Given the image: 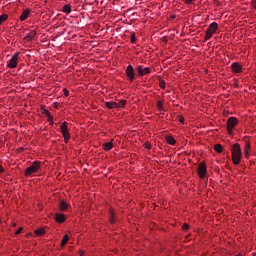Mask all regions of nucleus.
I'll return each mask as SVG.
<instances>
[{"label":"nucleus","instance_id":"obj_35","mask_svg":"<svg viewBox=\"0 0 256 256\" xmlns=\"http://www.w3.org/2000/svg\"><path fill=\"white\" fill-rule=\"evenodd\" d=\"M252 7H253V9H256V0H252Z\"/></svg>","mask_w":256,"mask_h":256},{"label":"nucleus","instance_id":"obj_14","mask_svg":"<svg viewBox=\"0 0 256 256\" xmlns=\"http://www.w3.org/2000/svg\"><path fill=\"white\" fill-rule=\"evenodd\" d=\"M65 216L63 213H56L55 214V221L56 223H65Z\"/></svg>","mask_w":256,"mask_h":256},{"label":"nucleus","instance_id":"obj_3","mask_svg":"<svg viewBox=\"0 0 256 256\" xmlns=\"http://www.w3.org/2000/svg\"><path fill=\"white\" fill-rule=\"evenodd\" d=\"M217 29H219V25L217 24V22L211 23L206 30L204 41H209V39H211V37H213V35L217 33Z\"/></svg>","mask_w":256,"mask_h":256},{"label":"nucleus","instance_id":"obj_23","mask_svg":"<svg viewBox=\"0 0 256 256\" xmlns=\"http://www.w3.org/2000/svg\"><path fill=\"white\" fill-rule=\"evenodd\" d=\"M34 233H35V235H38V236L45 235V229L39 228V229L35 230Z\"/></svg>","mask_w":256,"mask_h":256},{"label":"nucleus","instance_id":"obj_28","mask_svg":"<svg viewBox=\"0 0 256 256\" xmlns=\"http://www.w3.org/2000/svg\"><path fill=\"white\" fill-rule=\"evenodd\" d=\"M136 41H137V39H136V37H135V34H132V35H131V38H130V42H131L132 44H135Z\"/></svg>","mask_w":256,"mask_h":256},{"label":"nucleus","instance_id":"obj_20","mask_svg":"<svg viewBox=\"0 0 256 256\" xmlns=\"http://www.w3.org/2000/svg\"><path fill=\"white\" fill-rule=\"evenodd\" d=\"M8 19H9V15L7 14L0 15V25H3V23H5V21H7Z\"/></svg>","mask_w":256,"mask_h":256},{"label":"nucleus","instance_id":"obj_9","mask_svg":"<svg viewBox=\"0 0 256 256\" xmlns=\"http://www.w3.org/2000/svg\"><path fill=\"white\" fill-rule=\"evenodd\" d=\"M125 73H126V77H127L128 81L133 83V81H135V69H133V66L128 65L126 67Z\"/></svg>","mask_w":256,"mask_h":256},{"label":"nucleus","instance_id":"obj_2","mask_svg":"<svg viewBox=\"0 0 256 256\" xmlns=\"http://www.w3.org/2000/svg\"><path fill=\"white\" fill-rule=\"evenodd\" d=\"M41 171V162L34 161L32 165L24 171L25 177H31V175H35V173H39Z\"/></svg>","mask_w":256,"mask_h":256},{"label":"nucleus","instance_id":"obj_40","mask_svg":"<svg viewBox=\"0 0 256 256\" xmlns=\"http://www.w3.org/2000/svg\"><path fill=\"white\" fill-rule=\"evenodd\" d=\"M0 223H1V220H0Z\"/></svg>","mask_w":256,"mask_h":256},{"label":"nucleus","instance_id":"obj_4","mask_svg":"<svg viewBox=\"0 0 256 256\" xmlns=\"http://www.w3.org/2000/svg\"><path fill=\"white\" fill-rule=\"evenodd\" d=\"M127 105V100H119V102H105V107L107 109H123Z\"/></svg>","mask_w":256,"mask_h":256},{"label":"nucleus","instance_id":"obj_30","mask_svg":"<svg viewBox=\"0 0 256 256\" xmlns=\"http://www.w3.org/2000/svg\"><path fill=\"white\" fill-rule=\"evenodd\" d=\"M159 87H160V89H165V82H164V80H160Z\"/></svg>","mask_w":256,"mask_h":256},{"label":"nucleus","instance_id":"obj_12","mask_svg":"<svg viewBox=\"0 0 256 256\" xmlns=\"http://www.w3.org/2000/svg\"><path fill=\"white\" fill-rule=\"evenodd\" d=\"M69 207H71V205H69V203H67L65 200H61L59 203V210L62 212L67 211V209H69Z\"/></svg>","mask_w":256,"mask_h":256},{"label":"nucleus","instance_id":"obj_26","mask_svg":"<svg viewBox=\"0 0 256 256\" xmlns=\"http://www.w3.org/2000/svg\"><path fill=\"white\" fill-rule=\"evenodd\" d=\"M46 117H47L48 123H49L50 125H53V123H54V118H53V116L50 114V115H48V116H46Z\"/></svg>","mask_w":256,"mask_h":256},{"label":"nucleus","instance_id":"obj_5","mask_svg":"<svg viewBox=\"0 0 256 256\" xmlns=\"http://www.w3.org/2000/svg\"><path fill=\"white\" fill-rule=\"evenodd\" d=\"M226 125L228 135H233V129H235L237 125H239V119H237L236 117H230L228 118Z\"/></svg>","mask_w":256,"mask_h":256},{"label":"nucleus","instance_id":"obj_22","mask_svg":"<svg viewBox=\"0 0 256 256\" xmlns=\"http://www.w3.org/2000/svg\"><path fill=\"white\" fill-rule=\"evenodd\" d=\"M110 223H115V212L113 210H110V216H109Z\"/></svg>","mask_w":256,"mask_h":256},{"label":"nucleus","instance_id":"obj_25","mask_svg":"<svg viewBox=\"0 0 256 256\" xmlns=\"http://www.w3.org/2000/svg\"><path fill=\"white\" fill-rule=\"evenodd\" d=\"M63 12L64 13H71V6L70 5H64L63 6Z\"/></svg>","mask_w":256,"mask_h":256},{"label":"nucleus","instance_id":"obj_37","mask_svg":"<svg viewBox=\"0 0 256 256\" xmlns=\"http://www.w3.org/2000/svg\"><path fill=\"white\" fill-rule=\"evenodd\" d=\"M179 121H180V123H183V121H185V118L180 117V118H179Z\"/></svg>","mask_w":256,"mask_h":256},{"label":"nucleus","instance_id":"obj_39","mask_svg":"<svg viewBox=\"0 0 256 256\" xmlns=\"http://www.w3.org/2000/svg\"><path fill=\"white\" fill-rule=\"evenodd\" d=\"M14 227H16V224H13Z\"/></svg>","mask_w":256,"mask_h":256},{"label":"nucleus","instance_id":"obj_27","mask_svg":"<svg viewBox=\"0 0 256 256\" xmlns=\"http://www.w3.org/2000/svg\"><path fill=\"white\" fill-rule=\"evenodd\" d=\"M42 114L45 115V117H48V115H51V112L45 108H42Z\"/></svg>","mask_w":256,"mask_h":256},{"label":"nucleus","instance_id":"obj_6","mask_svg":"<svg viewBox=\"0 0 256 256\" xmlns=\"http://www.w3.org/2000/svg\"><path fill=\"white\" fill-rule=\"evenodd\" d=\"M60 131L64 137L65 143H69V139H71V133H69V126H67V122H62Z\"/></svg>","mask_w":256,"mask_h":256},{"label":"nucleus","instance_id":"obj_15","mask_svg":"<svg viewBox=\"0 0 256 256\" xmlns=\"http://www.w3.org/2000/svg\"><path fill=\"white\" fill-rule=\"evenodd\" d=\"M102 149L104 151H111V149H113V140H111L110 142H105L104 144H102Z\"/></svg>","mask_w":256,"mask_h":256},{"label":"nucleus","instance_id":"obj_7","mask_svg":"<svg viewBox=\"0 0 256 256\" xmlns=\"http://www.w3.org/2000/svg\"><path fill=\"white\" fill-rule=\"evenodd\" d=\"M19 55H21V53H14V55L7 64L8 69H15L17 67V65L19 64Z\"/></svg>","mask_w":256,"mask_h":256},{"label":"nucleus","instance_id":"obj_17","mask_svg":"<svg viewBox=\"0 0 256 256\" xmlns=\"http://www.w3.org/2000/svg\"><path fill=\"white\" fill-rule=\"evenodd\" d=\"M249 151H251V144L246 143L245 149H244V156L246 159H249Z\"/></svg>","mask_w":256,"mask_h":256},{"label":"nucleus","instance_id":"obj_29","mask_svg":"<svg viewBox=\"0 0 256 256\" xmlns=\"http://www.w3.org/2000/svg\"><path fill=\"white\" fill-rule=\"evenodd\" d=\"M185 5H193L195 3V0H184Z\"/></svg>","mask_w":256,"mask_h":256},{"label":"nucleus","instance_id":"obj_32","mask_svg":"<svg viewBox=\"0 0 256 256\" xmlns=\"http://www.w3.org/2000/svg\"><path fill=\"white\" fill-rule=\"evenodd\" d=\"M63 94L65 97H69V90L67 88L63 89Z\"/></svg>","mask_w":256,"mask_h":256},{"label":"nucleus","instance_id":"obj_34","mask_svg":"<svg viewBox=\"0 0 256 256\" xmlns=\"http://www.w3.org/2000/svg\"><path fill=\"white\" fill-rule=\"evenodd\" d=\"M151 147H152V146H151V144H150L149 142H145V143H144V148H145V149H151Z\"/></svg>","mask_w":256,"mask_h":256},{"label":"nucleus","instance_id":"obj_31","mask_svg":"<svg viewBox=\"0 0 256 256\" xmlns=\"http://www.w3.org/2000/svg\"><path fill=\"white\" fill-rule=\"evenodd\" d=\"M182 229H183V231H188V230H189V224L184 223V224L182 225Z\"/></svg>","mask_w":256,"mask_h":256},{"label":"nucleus","instance_id":"obj_33","mask_svg":"<svg viewBox=\"0 0 256 256\" xmlns=\"http://www.w3.org/2000/svg\"><path fill=\"white\" fill-rule=\"evenodd\" d=\"M23 232V227H20L17 229V231L15 232V235H21V233Z\"/></svg>","mask_w":256,"mask_h":256},{"label":"nucleus","instance_id":"obj_36","mask_svg":"<svg viewBox=\"0 0 256 256\" xmlns=\"http://www.w3.org/2000/svg\"><path fill=\"white\" fill-rule=\"evenodd\" d=\"M4 171H5V168H3L2 165H0V175H1V173H3Z\"/></svg>","mask_w":256,"mask_h":256},{"label":"nucleus","instance_id":"obj_24","mask_svg":"<svg viewBox=\"0 0 256 256\" xmlns=\"http://www.w3.org/2000/svg\"><path fill=\"white\" fill-rule=\"evenodd\" d=\"M156 107H157V109H158V111H163V101H161V100H158L157 101V104H156Z\"/></svg>","mask_w":256,"mask_h":256},{"label":"nucleus","instance_id":"obj_1","mask_svg":"<svg viewBox=\"0 0 256 256\" xmlns=\"http://www.w3.org/2000/svg\"><path fill=\"white\" fill-rule=\"evenodd\" d=\"M231 153L234 165H239V163H241V159L243 158V154L241 153V145H239V143L234 144Z\"/></svg>","mask_w":256,"mask_h":256},{"label":"nucleus","instance_id":"obj_10","mask_svg":"<svg viewBox=\"0 0 256 256\" xmlns=\"http://www.w3.org/2000/svg\"><path fill=\"white\" fill-rule=\"evenodd\" d=\"M136 71L138 73V77H145V75H149V73H151V69L149 67H143L141 65L136 67Z\"/></svg>","mask_w":256,"mask_h":256},{"label":"nucleus","instance_id":"obj_13","mask_svg":"<svg viewBox=\"0 0 256 256\" xmlns=\"http://www.w3.org/2000/svg\"><path fill=\"white\" fill-rule=\"evenodd\" d=\"M37 36V31L31 30L26 36H25V41H33L35 37Z\"/></svg>","mask_w":256,"mask_h":256},{"label":"nucleus","instance_id":"obj_11","mask_svg":"<svg viewBox=\"0 0 256 256\" xmlns=\"http://www.w3.org/2000/svg\"><path fill=\"white\" fill-rule=\"evenodd\" d=\"M232 73H243V65L239 64V62H234L231 64Z\"/></svg>","mask_w":256,"mask_h":256},{"label":"nucleus","instance_id":"obj_8","mask_svg":"<svg viewBox=\"0 0 256 256\" xmlns=\"http://www.w3.org/2000/svg\"><path fill=\"white\" fill-rule=\"evenodd\" d=\"M197 173L200 179H205V176L207 175V164L205 162H201L198 165Z\"/></svg>","mask_w":256,"mask_h":256},{"label":"nucleus","instance_id":"obj_38","mask_svg":"<svg viewBox=\"0 0 256 256\" xmlns=\"http://www.w3.org/2000/svg\"><path fill=\"white\" fill-rule=\"evenodd\" d=\"M54 107H57V103H55Z\"/></svg>","mask_w":256,"mask_h":256},{"label":"nucleus","instance_id":"obj_21","mask_svg":"<svg viewBox=\"0 0 256 256\" xmlns=\"http://www.w3.org/2000/svg\"><path fill=\"white\" fill-rule=\"evenodd\" d=\"M214 151H216V153H223V146L221 144H216L214 146Z\"/></svg>","mask_w":256,"mask_h":256},{"label":"nucleus","instance_id":"obj_18","mask_svg":"<svg viewBox=\"0 0 256 256\" xmlns=\"http://www.w3.org/2000/svg\"><path fill=\"white\" fill-rule=\"evenodd\" d=\"M166 142L168 143V145H175L177 143V141H175V138L173 136H167Z\"/></svg>","mask_w":256,"mask_h":256},{"label":"nucleus","instance_id":"obj_19","mask_svg":"<svg viewBox=\"0 0 256 256\" xmlns=\"http://www.w3.org/2000/svg\"><path fill=\"white\" fill-rule=\"evenodd\" d=\"M67 243H69V235L68 234L63 236V239L61 241V247H65L67 245Z\"/></svg>","mask_w":256,"mask_h":256},{"label":"nucleus","instance_id":"obj_16","mask_svg":"<svg viewBox=\"0 0 256 256\" xmlns=\"http://www.w3.org/2000/svg\"><path fill=\"white\" fill-rule=\"evenodd\" d=\"M30 13H31V10L29 9L24 10L19 17L20 21H25L29 17Z\"/></svg>","mask_w":256,"mask_h":256}]
</instances>
